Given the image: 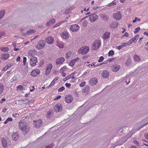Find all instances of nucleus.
<instances>
[{"mask_svg":"<svg viewBox=\"0 0 148 148\" xmlns=\"http://www.w3.org/2000/svg\"><path fill=\"white\" fill-rule=\"evenodd\" d=\"M50 22L52 24H53L55 23V20L54 19H53L50 20Z\"/></svg>","mask_w":148,"mask_h":148,"instance_id":"6e6d98bb","label":"nucleus"},{"mask_svg":"<svg viewBox=\"0 0 148 148\" xmlns=\"http://www.w3.org/2000/svg\"><path fill=\"white\" fill-rule=\"evenodd\" d=\"M104 57L103 56H101L100 57V59L98 60V62H101L103 60H104Z\"/></svg>","mask_w":148,"mask_h":148,"instance_id":"09e8293b","label":"nucleus"},{"mask_svg":"<svg viewBox=\"0 0 148 148\" xmlns=\"http://www.w3.org/2000/svg\"><path fill=\"white\" fill-rule=\"evenodd\" d=\"M89 20L92 22L95 21L98 18V16L95 13L93 14L88 16Z\"/></svg>","mask_w":148,"mask_h":148,"instance_id":"423d86ee","label":"nucleus"},{"mask_svg":"<svg viewBox=\"0 0 148 148\" xmlns=\"http://www.w3.org/2000/svg\"><path fill=\"white\" fill-rule=\"evenodd\" d=\"M64 86H62L58 89V91L59 92H61L64 90Z\"/></svg>","mask_w":148,"mask_h":148,"instance_id":"a19ab883","label":"nucleus"},{"mask_svg":"<svg viewBox=\"0 0 148 148\" xmlns=\"http://www.w3.org/2000/svg\"><path fill=\"white\" fill-rule=\"evenodd\" d=\"M75 62L73 60H71L69 63V65L71 66H73L75 64Z\"/></svg>","mask_w":148,"mask_h":148,"instance_id":"4c0bfd02","label":"nucleus"},{"mask_svg":"<svg viewBox=\"0 0 148 148\" xmlns=\"http://www.w3.org/2000/svg\"><path fill=\"white\" fill-rule=\"evenodd\" d=\"M72 54L71 52H68L66 54V59H69L72 58Z\"/></svg>","mask_w":148,"mask_h":148,"instance_id":"393cba45","label":"nucleus"},{"mask_svg":"<svg viewBox=\"0 0 148 148\" xmlns=\"http://www.w3.org/2000/svg\"><path fill=\"white\" fill-rule=\"evenodd\" d=\"M138 36L139 35H136L135 36H134L133 38H132L134 40V42H136L137 40H138Z\"/></svg>","mask_w":148,"mask_h":148,"instance_id":"72a5a7b5","label":"nucleus"},{"mask_svg":"<svg viewBox=\"0 0 148 148\" xmlns=\"http://www.w3.org/2000/svg\"><path fill=\"white\" fill-rule=\"evenodd\" d=\"M18 133L17 132H15L12 134V137L13 140H16L18 139Z\"/></svg>","mask_w":148,"mask_h":148,"instance_id":"b1692460","label":"nucleus"},{"mask_svg":"<svg viewBox=\"0 0 148 148\" xmlns=\"http://www.w3.org/2000/svg\"><path fill=\"white\" fill-rule=\"evenodd\" d=\"M5 11L4 10H2L0 12V19H1L4 16Z\"/></svg>","mask_w":148,"mask_h":148,"instance_id":"c85d7f7f","label":"nucleus"},{"mask_svg":"<svg viewBox=\"0 0 148 148\" xmlns=\"http://www.w3.org/2000/svg\"><path fill=\"white\" fill-rule=\"evenodd\" d=\"M62 106L60 103L56 105L54 108V111L56 112H58L62 110Z\"/></svg>","mask_w":148,"mask_h":148,"instance_id":"0eeeda50","label":"nucleus"},{"mask_svg":"<svg viewBox=\"0 0 148 148\" xmlns=\"http://www.w3.org/2000/svg\"><path fill=\"white\" fill-rule=\"evenodd\" d=\"M101 42L100 40H95L92 47V49L94 50L97 49L100 46Z\"/></svg>","mask_w":148,"mask_h":148,"instance_id":"7ed1b4c3","label":"nucleus"},{"mask_svg":"<svg viewBox=\"0 0 148 148\" xmlns=\"http://www.w3.org/2000/svg\"><path fill=\"white\" fill-rule=\"evenodd\" d=\"M116 3L115 2L113 1L112 3H110V6H112L115 5Z\"/></svg>","mask_w":148,"mask_h":148,"instance_id":"603ef678","label":"nucleus"},{"mask_svg":"<svg viewBox=\"0 0 148 148\" xmlns=\"http://www.w3.org/2000/svg\"><path fill=\"white\" fill-rule=\"evenodd\" d=\"M4 90L3 85L1 83H0V94L3 92Z\"/></svg>","mask_w":148,"mask_h":148,"instance_id":"c756f323","label":"nucleus"},{"mask_svg":"<svg viewBox=\"0 0 148 148\" xmlns=\"http://www.w3.org/2000/svg\"><path fill=\"white\" fill-rule=\"evenodd\" d=\"M53 147V145L51 144H50L48 145L46 147V148H51L52 147Z\"/></svg>","mask_w":148,"mask_h":148,"instance_id":"5fc2aeb1","label":"nucleus"},{"mask_svg":"<svg viewBox=\"0 0 148 148\" xmlns=\"http://www.w3.org/2000/svg\"><path fill=\"white\" fill-rule=\"evenodd\" d=\"M39 70L38 69L33 70L31 73V75L33 77H36L40 73Z\"/></svg>","mask_w":148,"mask_h":148,"instance_id":"2eb2a0df","label":"nucleus"},{"mask_svg":"<svg viewBox=\"0 0 148 148\" xmlns=\"http://www.w3.org/2000/svg\"><path fill=\"white\" fill-rule=\"evenodd\" d=\"M128 36L129 34L127 32H125L121 36V39H123L124 36L128 37Z\"/></svg>","mask_w":148,"mask_h":148,"instance_id":"58836bf2","label":"nucleus"},{"mask_svg":"<svg viewBox=\"0 0 148 148\" xmlns=\"http://www.w3.org/2000/svg\"><path fill=\"white\" fill-rule=\"evenodd\" d=\"M66 102L68 103H70L73 100L72 96L71 95H68L66 96L65 99Z\"/></svg>","mask_w":148,"mask_h":148,"instance_id":"9b49d317","label":"nucleus"},{"mask_svg":"<svg viewBox=\"0 0 148 148\" xmlns=\"http://www.w3.org/2000/svg\"><path fill=\"white\" fill-rule=\"evenodd\" d=\"M5 98L2 99L1 101H0V103H3L4 101H5Z\"/></svg>","mask_w":148,"mask_h":148,"instance_id":"0e129e2a","label":"nucleus"},{"mask_svg":"<svg viewBox=\"0 0 148 148\" xmlns=\"http://www.w3.org/2000/svg\"><path fill=\"white\" fill-rule=\"evenodd\" d=\"M123 46L122 45L119 46L117 47L116 48L119 50H120L121 49L123 48Z\"/></svg>","mask_w":148,"mask_h":148,"instance_id":"4d7b16f0","label":"nucleus"},{"mask_svg":"<svg viewBox=\"0 0 148 148\" xmlns=\"http://www.w3.org/2000/svg\"><path fill=\"white\" fill-rule=\"evenodd\" d=\"M89 49V47L87 46L82 47L79 49L78 51V53L79 54H85L88 53Z\"/></svg>","mask_w":148,"mask_h":148,"instance_id":"f03ea898","label":"nucleus"},{"mask_svg":"<svg viewBox=\"0 0 148 148\" xmlns=\"http://www.w3.org/2000/svg\"><path fill=\"white\" fill-rule=\"evenodd\" d=\"M9 55L8 54H4L2 55L1 59L2 60H6L9 58Z\"/></svg>","mask_w":148,"mask_h":148,"instance_id":"5701e85b","label":"nucleus"},{"mask_svg":"<svg viewBox=\"0 0 148 148\" xmlns=\"http://www.w3.org/2000/svg\"><path fill=\"white\" fill-rule=\"evenodd\" d=\"M37 62V60L36 57L32 56L30 60V64L32 66H35L36 65Z\"/></svg>","mask_w":148,"mask_h":148,"instance_id":"1a4fd4ad","label":"nucleus"},{"mask_svg":"<svg viewBox=\"0 0 148 148\" xmlns=\"http://www.w3.org/2000/svg\"><path fill=\"white\" fill-rule=\"evenodd\" d=\"M79 28L80 27L78 25L75 24L72 25L70 27V29L72 32H77Z\"/></svg>","mask_w":148,"mask_h":148,"instance_id":"9d476101","label":"nucleus"},{"mask_svg":"<svg viewBox=\"0 0 148 148\" xmlns=\"http://www.w3.org/2000/svg\"><path fill=\"white\" fill-rule=\"evenodd\" d=\"M24 103H29L30 101L27 99H25L23 100Z\"/></svg>","mask_w":148,"mask_h":148,"instance_id":"49530a36","label":"nucleus"},{"mask_svg":"<svg viewBox=\"0 0 148 148\" xmlns=\"http://www.w3.org/2000/svg\"><path fill=\"white\" fill-rule=\"evenodd\" d=\"M9 67V66L8 65L6 66L5 67L3 68V69L2 71H4V70H6Z\"/></svg>","mask_w":148,"mask_h":148,"instance_id":"bf43d9fd","label":"nucleus"},{"mask_svg":"<svg viewBox=\"0 0 148 148\" xmlns=\"http://www.w3.org/2000/svg\"><path fill=\"white\" fill-rule=\"evenodd\" d=\"M140 30V28L139 27H137L135 28V31H134V33L135 34H136Z\"/></svg>","mask_w":148,"mask_h":148,"instance_id":"79ce46f5","label":"nucleus"},{"mask_svg":"<svg viewBox=\"0 0 148 148\" xmlns=\"http://www.w3.org/2000/svg\"><path fill=\"white\" fill-rule=\"evenodd\" d=\"M145 137L148 139V133L145 134Z\"/></svg>","mask_w":148,"mask_h":148,"instance_id":"774afa93","label":"nucleus"},{"mask_svg":"<svg viewBox=\"0 0 148 148\" xmlns=\"http://www.w3.org/2000/svg\"><path fill=\"white\" fill-rule=\"evenodd\" d=\"M2 146L3 147H5L7 146V143L6 141V139L3 138L2 139Z\"/></svg>","mask_w":148,"mask_h":148,"instance_id":"a878e982","label":"nucleus"},{"mask_svg":"<svg viewBox=\"0 0 148 148\" xmlns=\"http://www.w3.org/2000/svg\"><path fill=\"white\" fill-rule=\"evenodd\" d=\"M35 90V87L34 86H31L30 88V91L31 92H32L34 91Z\"/></svg>","mask_w":148,"mask_h":148,"instance_id":"de8ad7c7","label":"nucleus"},{"mask_svg":"<svg viewBox=\"0 0 148 148\" xmlns=\"http://www.w3.org/2000/svg\"><path fill=\"white\" fill-rule=\"evenodd\" d=\"M35 31L34 30L31 29L27 32L26 35H29L30 34H33L34 33Z\"/></svg>","mask_w":148,"mask_h":148,"instance_id":"cd10ccee","label":"nucleus"},{"mask_svg":"<svg viewBox=\"0 0 148 148\" xmlns=\"http://www.w3.org/2000/svg\"><path fill=\"white\" fill-rule=\"evenodd\" d=\"M33 121L34 123H35L34 124V126L36 128H39L42 125V122L41 120L40 119L38 120H34Z\"/></svg>","mask_w":148,"mask_h":148,"instance_id":"6e6552de","label":"nucleus"},{"mask_svg":"<svg viewBox=\"0 0 148 148\" xmlns=\"http://www.w3.org/2000/svg\"><path fill=\"white\" fill-rule=\"evenodd\" d=\"M1 49L3 51H8L9 50V49L7 47H1Z\"/></svg>","mask_w":148,"mask_h":148,"instance_id":"f704fd0d","label":"nucleus"},{"mask_svg":"<svg viewBox=\"0 0 148 148\" xmlns=\"http://www.w3.org/2000/svg\"><path fill=\"white\" fill-rule=\"evenodd\" d=\"M74 61H75V62H77L79 60V58H77L75 59H73Z\"/></svg>","mask_w":148,"mask_h":148,"instance_id":"69168bd1","label":"nucleus"},{"mask_svg":"<svg viewBox=\"0 0 148 148\" xmlns=\"http://www.w3.org/2000/svg\"><path fill=\"white\" fill-rule=\"evenodd\" d=\"M114 18L116 20H119L121 18V15L119 12H118L113 15Z\"/></svg>","mask_w":148,"mask_h":148,"instance_id":"f8f14e48","label":"nucleus"},{"mask_svg":"<svg viewBox=\"0 0 148 148\" xmlns=\"http://www.w3.org/2000/svg\"><path fill=\"white\" fill-rule=\"evenodd\" d=\"M19 128L21 130L24 131L26 133L29 132V128L27 125V124L24 121H20L19 123Z\"/></svg>","mask_w":148,"mask_h":148,"instance_id":"f257e3e1","label":"nucleus"},{"mask_svg":"<svg viewBox=\"0 0 148 148\" xmlns=\"http://www.w3.org/2000/svg\"><path fill=\"white\" fill-rule=\"evenodd\" d=\"M53 67L52 64H47L45 68V74L46 75H49L51 73V71Z\"/></svg>","mask_w":148,"mask_h":148,"instance_id":"39448f33","label":"nucleus"},{"mask_svg":"<svg viewBox=\"0 0 148 148\" xmlns=\"http://www.w3.org/2000/svg\"><path fill=\"white\" fill-rule=\"evenodd\" d=\"M45 40L48 44H51L53 43L54 39L52 36H49L47 37Z\"/></svg>","mask_w":148,"mask_h":148,"instance_id":"ddd939ff","label":"nucleus"},{"mask_svg":"<svg viewBox=\"0 0 148 148\" xmlns=\"http://www.w3.org/2000/svg\"><path fill=\"white\" fill-rule=\"evenodd\" d=\"M87 24V22L86 21H84V22H83V23L82 25L84 27H86Z\"/></svg>","mask_w":148,"mask_h":148,"instance_id":"864d4df0","label":"nucleus"},{"mask_svg":"<svg viewBox=\"0 0 148 148\" xmlns=\"http://www.w3.org/2000/svg\"><path fill=\"white\" fill-rule=\"evenodd\" d=\"M7 109L6 108H4V109H3L2 112H3L5 113L7 111Z\"/></svg>","mask_w":148,"mask_h":148,"instance_id":"338daca9","label":"nucleus"},{"mask_svg":"<svg viewBox=\"0 0 148 148\" xmlns=\"http://www.w3.org/2000/svg\"><path fill=\"white\" fill-rule=\"evenodd\" d=\"M61 97V96L60 95H59L56 98H55L54 100H57L59 99H60Z\"/></svg>","mask_w":148,"mask_h":148,"instance_id":"e2e57ef3","label":"nucleus"},{"mask_svg":"<svg viewBox=\"0 0 148 148\" xmlns=\"http://www.w3.org/2000/svg\"><path fill=\"white\" fill-rule=\"evenodd\" d=\"M133 142L134 144H136L137 145H139V142L137 140H134Z\"/></svg>","mask_w":148,"mask_h":148,"instance_id":"13d9d810","label":"nucleus"},{"mask_svg":"<svg viewBox=\"0 0 148 148\" xmlns=\"http://www.w3.org/2000/svg\"><path fill=\"white\" fill-rule=\"evenodd\" d=\"M66 86L69 88H70L71 86V85L70 83H66L65 84Z\"/></svg>","mask_w":148,"mask_h":148,"instance_id":"8fccbe9b","label":"nucleus"},{"mask_svg":"<svg viewBox=\"0 0 148 148\" xmlns=\"http://www.w3.org/2000/svg\"><path fill=\"white\" fill-rule=\"evenodd\" d=\"M67 69V67L66 66H65L63 67L60 69V71L61 72H64L66 71V69Z\"/></svg>","mask_w":148,"mask_h":148,"instance_id":"473e14b6","label":"nucleus"},{"mask_svg":"<svg viewBox=\"0 0 148 148\" xmlns=\"http://www.w3.org/2000/svg\"><path fill=\"white\" fill-rule=\"evenodd\" d=\"M56 45L60 48H63L64 47L63 42L59 40L57 41Z\"/></svg>","mask_w":148,"mask_h":148,"instance_id":"412c9836","label":"nucleus"},{"mask_svg":"<svg viewBox=\"0 0 148 148\" xmlns=\"http://www.w3.org/2000/svg\"><path fill=\"white\" fill-rule=\"evenodd\" d=\"M114 54V51L112 50L109 51V52L108 53V56H113Z\"/></svg>","mask_w":148,"mask_h":148,"instance_id":"c9c22d12","label":"nucleus"},{"mask_svg":"<svg viewBox=\"0 0 148 148\" xmlns=\"http://www.w3.org/2000/svg\"><path fill=\"white\" fill-rule=\"evenodd\" d=\"M102 77L104 78L108 77L109 76V73L106 71H104L102 74Z\"/></svg>","mask_w":148,"mask_h":148,"instance_id":"4be33fe9","label":"nucleus"},{"mask_svg":"<svg viewBox=\"0 0 148 148\" xmlns=\"http://www.w3.org/2000/svg\"><path fill=\"white\" fill-rule=\"evenodd\" d=\"M86 82H84L79 84V86L81 87H82L84 86Z\"/></svg>","mask_w":148,"mask_h":148,"instance_id":"3c124183","label":"nucleus"},{"mask_svg":"<svg viewBox=\"0 0 148 148\" xmlns=\"http://www.w3.org/2000/svg\"><path fill=\"white\" fill-rule=\"evenodd\" d=\"M55 82H53L52 81V82H51L50 84L48 86V88H50L51 87L53 86V85H54L55 84Z\"/></svg>","mask_w":148,"mask_h":148,"instance_id":"a18cd8bd","label":"nucleus"},{"mask_svg":"<svg viewBox=\"0 0 148 148\" xmlns=\"http://www.w3.org/2000/svg\"><path fill=\"white\" fill-rule=\"evenodd\" d=\"M97 82V79L95 78H91L90 81V84L92 86L95 85L96 84Z\"/></svg>","mask_w":148,"mask_h":148,"instance_id":"6ab92c4d","label":"nucleus"},{"mask_svg":"<svg viewBox=\"0 0 148 148\" xmlns=\"http://www.w3.org/2000/svg\"><path fill=\"white\" fill-rule=\"evenodd\" d=\"M134 58L135 61L138 62L140 60V58L138 55H135L134 56Z\"/></svg>","mask_w":148,"mask_h":148,"instance_id":"bb28decb","label":"nucleus"},{"mask_svg":"<svg viewBox=\"0 0 148 148\" xmlns=\"http://www.w3.org/2000/svg\"><path fill=\"white\" fill-rule=\"evenodd\" d=\"M64 61V59L63 57L58 58L56 60V63L57 64H62Z\"/></svg>","mask_w":148,"mask_h":148,"instance_id":"a211bd4d","label":"nucleus"},{"mask_svg":"<svg viewBox=\"0 0 148 148\" xmlns=\"http://www.w3.org/2000/svg\"><path fill=\"white\" fill-rule=\"evenodd\" d=\"M110 33L108 32H105L103 35L102 38L104 40H106L108 39L110 37Z\"/></svg>","mask_w":148,"mask_h":148,"instance_id":"4468645a","label":"nucleus"},{"mask_svg":"<svg viewBox=\"0 0 148 148\" xmlns=\"http://www.w3.org/2000/svg\"><path fill=\"white\" fill-rule=\"evenodd\" d=\"M26 60L27 58L25 57H23V64L25 65L26 63Z\"/></svg>","mask_w":148,"mask_h":148,"instance_id":"c03bdc74","label":"nucleus"},{"mask_svg":"<svg viewBox=\"0 0 148 148\" xmlns=\"http://www.w3.org/2000/svg\"><path fill=\"white\" fill-rule=\"evenodd\" d=\"M103 63H102L101 64H100L95 65V63L93 62V63H92V64H90V65L91 66H94V67H97L98 66H99L100 65L102 64Z\"/></svg>","mask_w":148,"mask_h":148,"instance_id":"ea45409f","label":"nucleus"},{"mask_svg":"<svg viewBox=\"0 0 148 148\" xmlns=\"http://www.w3.org/2000/svg\"><path fill=\"white\" fill-rule=\"evenodd\" d=\"M61 36L64 39H67L69 38L68 33L66 32H64L61 34Z\"/></svg>","mask_w":148,"mask_h":148,"instance_id":"aec40b11","label":"nucleus"},{"mask_svg":"<svg viewBox=\"0 0 148 148\" xmlns=\"http://www.w3.org/2000/svg\"><path fill=\"white\" fill-rule=\"evenodd\" d=\"M17 90H19L20 91L22 90L23 89V86L22 85L18 86L17 87Z\"/></svg>","mask_w":148,"mask_h":148,"instance_id":"e433bc0d","label":"nucleus"},{"mask_svg":"<svg viewBox=\"0 0 148 148\" xmlns=\"http://www.w3.org/2000/svg\"><path fill=\"white\" fill-rule=\"evenodd\" d=\"M58 78L59 77H56L53 79L52 81L55 82L58 80Z\"/></svg>","mask_w":148,"mask_h":148,"instance_id":"680f3d73","label":"nucleus"},{"mask_svg":"<svg viewBox=\"0 0 148 148\" xmlns=\"http://www.w3.org/2000/svg\"><path fill=\"white\" fill-rule=\"evenodd\" d=\"M45 44V41L44 40H40L38 44L36 45V47L38 49H41L44 47Z\"/></svg>","mask_w":148,"mask_h":148,"instance_id":"20e7f679","label":"nucleus"},{"mask_svg":"<svg viewBox=\"0 0 148 148\" xmlns=\"http://www.w3.org/2000/svg\"><path fill=\"white\" fill-rule=\"evenodd\" d=\"M75 74V72H74L72 74H71L67 76L64 79V81H66L67 80L70 79V78H72V79H73L75 78V76L74 75Z\"/></svg>","mask_w":148,"mask_h":148,"instance_id":"f3484780","label":"nucleus"},{"mask_svg":"<svg viewBox=\"0 0 148 148\" xmlns=\"http://www.w3.org/2000/svg\"><path fill=\"white\" fill-rule=\"evenodd\" d=\"M12 121V119L11 118H8L4 122V124H6L9 121Z\"/></svg>","mask_w":148,"mask_h":148,"instance_id":"2f4dec72","label":"nucleus"},{"mask_svg":"<svg viewBox=\"0 0 148 148\" xmlns=\"http://www.w3.org/2000/svg\"><path fill=\"white\" fill-rule=\"evenodd\" d=\"M133 42H134V40L132 38L129 40L127 43L129 45L131 44Z\"/></svg>","mask_w":148,"mask_h":148,"instance_id":"37998d69","label":"nucleus"},{"mask_svg":"<svg viewBox=\"0 0 148 148\" xmlns=\"http://www.w3.org/2000/svg\"><path fill=\"white\" fill-rule=\"evenodd\" d=\"M120 68V66L119 65H113L111 67V69L112 71L114 72L117 71Z\"/></svg>","mask_w":148,"mask_h":148,"instance_id":"dca6fc26","label":"nucleus"},{"mask_svg":"<svg viewBox=\"0 0 148 148\" xmlns=\"http://www.w3.org/2000/svg\"><path fill=\"white\" fill-rule=\"evenodd\" d=\"M131 59L130 58H128L126 63L125 64L127 66H129L131 64Z\"/></svg>","mask_w":148,"mask_h":148,"instance_id":"7c9ffc66","label":"nucleus"},{"mask_svg":"<svg viewBox=\"0 0 148 148\" xmlns=\"http://www.w3.org/2000/svg\"><path fill=\"white\" fill-rule=\"evenodd\" d=\"M122 45L123 47H125V46L129 45L127 42L123 43L122 44Z\"/></svg>","mask_w":148,"mask_h":148,"instance_id":"052dcab7","label":"nucleus"}]
</instances>
